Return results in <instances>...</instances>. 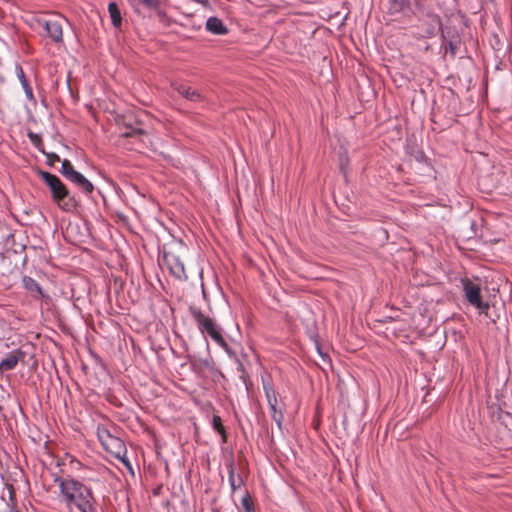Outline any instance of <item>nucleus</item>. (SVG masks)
Masks as SVG:
<instances>
[{
  "instance_id": "f257e3e1",
  "label": "nucleus",
  "mask_w": 512,
  "mask_h": 512,
  "mask_svg": "<svg viewBox=\"0 0 512 512\" xmlns=\"http://www.w3.org/2000/svg\"><path fill=\"white\" fill-rule=\"evenodd\" d=\"M60 489V502L68 512H97L92 489L81 481L66 477L56 478Z\"/></svg>"
},
{
  "instance_id": "f03ea898",
  "label": "nucleus",
  "mask_w": 512,
  "mask_h": 512,
  "mask_svg": "<svg viewBox=\"0 0 512 512\" xmlns=\"http://www.w3.org/2000/svg\"><path fill=\"white\" fill-rule=\"evenodd\" d=\"M40 177L49 187L53 201L64 211H71L76 206L74 197H72L64 185L56 175L40 171Z\"/></svg>"
},
{
  "instance_id": "7ed1b4c3",
  "label": "nucleus",
  "mask_w": 512,
  "mask_h": 512,
  "mask_svg": "<svg viewBox=\"0 0 512 512\" xmlns=\"http://www.w3.org/2000/svg\"><path fill=\"white\" fill-rule=\"evenodd\" d=\"M192 315L201 333L208 334L213 341H215L227 353H230L229 347L222 336L221 328L216 324V322L212 318L205 316L200 310H193Z\"/></svg>"
},
{
  "instance_id": "20e7f679",
  "label": "nucleus",
  "mask_w": 512,
  "mask_h": 512,
  "mask_svg": "<svg viewBox=\"0 0 512 512\" xmlns=\"http://www.w3.org/2000/svg\"><path fill=\"white\" fill-rule=\"evenodd\" d=\"M96 433L100 443L106 451L115 453L119 458L120 453L122 451L125 452L123 441L120 438L112 435L108 428L104 425H98Z\"/></svg>"
},
{
  "instance_id": "39448f33",
  "label": "nucleus",
  "mask_w": 512,
  "mask_h": 512,
  "mask_svg": "<svg viewBox=\"0 0 512 512\" xmlns=\"http://www.w3.org/2000/svg\"><path fill=\"white\" fill-rule=\"evenodd\" d=\"M462 285L467 301L481 313L487 314L489 303L482 301L480 287L469 279H463Z\"/></svg>"
},
{
  "instance_id": "423d86ee",
  "label": "nucleus",
  "mask_w": 512,
  "mask_h": 512,
  "mask_svg": "<svg viewBox=\"0 0 512 512\" xmlns=\"http://www.w3.org/2000/svg\"><path fill=\"white\" fill-rule=\"evenodd\" d=\"M163 263L170 274L179 281H186L188 276L185 271L184 263L180 257L170 251H163Z\"/></svg>"
},
{
  "instance_id": "0eeeda50",
  "label": "nucleus",
  "mask_w": 512,
  "mask_h": 512,
  "mask_svg": "<svg viewBox=\"0 0 512 512\" xmlns=\"http://www.w3.org/2000/svg\"><path fill=\"white\" fill-rule=\"evenodd\" d=\"M38 23L44 28L47 36L51 39L52 42L55 44H60L63 42V27L61 20H38Z\"/></svg>"
},
{
  "instance_id": "6e6552de",
  "label": "nucleus",
  "mask_w": 512,
  "mask_h": 512,
  "mask_svg": "<svg viewBox=\"0 0 512 512\" xmlns=\"http://www.w3.org/2000/svg\"><path fill=\"white\" fill-rule=\"evenodd\" d=\"M265 395L268 401L272 419L276 422L277 426L282 428L283 413L281 409L277 408V397L275 391L269 385L264 384Z\"/></svg>"
},
{
  "instance_id": "1a4fd4ad",
  "label": "nucleus",
  "mask_w": 512,
  "mask_h": 512,
  "mask_svg": "<svg viewBox=\"0 0 512 512\" xmlns=\"http://www.w3.org/2000/svg\"><path fill=\"white\" fill-rule=\"evenodd\" d=\"M22 284L34 299H41L46 297V294L43 292L39 283L32 277L24 276L22 278Z\"/></svg>"
},
{
  "instance_id": "9d476101",
  "label": "nucleus",
  "mask_w": 512,
  "mask_h": 512,
  "mask_svg": "<svg viewBox=\"0 0 512 512\" xmlns=\"http://www.w3.org/2000/svg\"><path fill=\"white\" fill-rule=\"evenodd\" d=\"M172 86L175 91H177L181 96H183L189 101L200 102L203 99L202 95L198 90L192 89L189 86L179 83H174Z\"/></svg>"
},
{
  "instance_id": "9b49d317",
  "label": "nucleus",
  "mask_w": 512,
  "mask_h": 512,
  "mask_svg": "<svg viewBox=\"0 0 512 512\" xmlns=\"http://www.w3.org/2000/svg\"><path fill=\"white\" fill-rule=\"evenodd\" d=\"M206 29L214 35H225L228 32L222 20L217 17H209L207 19Z\"/></svg>"
},
{
  "instance_id": "f8f14e48",
  "label": "nucleus",
  "mask_w": 512,
  "mask_h": 512,
  "mask_svg": "<svg viewBox=\"0 0 512 512\" xmlns=\"http://www.w3.org/2000/svg\"><path fill=\"white\" fill-rule=\"evenodd\" d=\"M70 181L86 194H90L94 190L93 184L80 172L74 175Z\"/></svg>"
},
{
  "instance_id": "ddd939ff",
  "label": "nucleus",
  "mask_w": 512,
  "mask_h": 512,
  "mask_svg": "<svg viewBox=\"0 0 512 512\" xmlns=\"http://www.w3.org/2000/svg\"><path fill=\"white\" fill-rule=\"evenodd\" d=\"M134 11L138 10L139 6H144L148 9L156 10L160 7V0H127Z\"/></svg>"
},
{
  "instance_id": "4468645a",
  "label": "nucleus",
  "mask_w": 512,
  "mask_h": 512,
  "mask_svg": "<svg viewBox=\"0 0 512 512\" xmlns=\"http://www.w3.org/2000/svg\"><path fill=\"white\" fill-rule=\"evenodd\" d=\"M19 362V356L17 353L12 352L7 357L3 358L0 362L1 371H9L16 367Z\"/></svg>"
},
{
  "instance_id": "2eb2a0df",
  "label": "nucleus",
  "mask_w": 512,
  "mask_h": 512,
  "mask_svg": "<svg viewBox=\"0 0 512 512\" xmlns=\"http://www.w3.org/2000/svg\"><path fill=\"white\" fill-rule=\"evenodd\" d=\"M108 12L111 18V22L115 28H119L122 24L121 12L115 2L108 4Z\"/></svg>"
},
{
  "instance_id": "dca6fc26",
  "label": "nucleus",
  "mask_w": 512,
  "mask_h": 512,
  "mask_svg": "<svg viewBox=\"0 0 512 512\" xmlns=\"http://www.w3.org/2000/svg\"><path fill=\"white\" fill-rule=\"evenodd\" d=\"M228 478H229V484L231 486L232 491H235L237 488H239L243 484V480L240 476L236 477L234 472L233 464L229 465V471H228Z\"/></svg>"
},
{
  "instance_id": "f3484780",
  "label": "nucleus",
  "mask_w": 512,
  "mask_h": 512,
  "mask_svg": "<svg viewBox=\"0 0 512 512\" xmlns=\"http://www.w3.org/2000/svg\"><path fill=\"white\" fill-rule=\"evenodd\" d=\"M61 173L65 178L71 180L74 177V175L78 173V171L74 169L73 165L69 160H64L61 166Z\"/></svg>"
},
{
  "instance_id": "a211bd4d",
  "label": "nucleus",
  "mask_w": 512,
  "mask_h": 512,
  "mask_svg": "<svg viewBox=\"0 0 512 512\" xmlns=\"http://www.w3.org/2000/svg\"><path fill=\"white\" fill-rule=\"evenodd\" d=\"M15 72H16L17 78L19 79L22 87L27 86L29 83L25 77L24 71L20 64L15 65Z\"/></svg>"
},
{
  "instance_id": "6ab92c4d",
  "label": "nucleus",
  "mask_w": 512,
  "mask_h": 512,
  "mask_svg": "<svg viewBox=\"0 0 512 512\" xmlns=\"http://www.w3.org/2000/svg\"><path fill=\"white\" fill-rule=\"evenodd\" d=\"M212 426L214 430H216L220 434H224V428L222 425V420L219 416L214 415L212 418Z\"/></svg>"
},
{
  "instance_id": "aec40b11",
  "label": "nucleus",
  "mask_w": 512,
  "mask_h": 512,
  "mask_svg": "<svg viewBox=\"0 0 512 512\" xmlns=\"http://www.w3.org/2000/svg\"><path fill=\"white\" fill-rule=\"evenodd\" d=\"M241 504L245 512H254L253 502L249 496H244L241 500Z\"/></svg>"
},
{
  "instance_id": "412c9836",
  "label": "nucleus",
  "mask_w": 512,
  "mask_h": 512,
  "mask_svg": "<svg viewBox=\"0 0 512 512\" xmlns=\"http://www.w3.org/2000/svg\"><path fill=\"white\" fill-rule=\"evenodd\" d=\"M41 152L46 155L47 161L50 165L54 164L55 162L60 161V158L56 153H45L43 150H41Z\"/></svg>"
},
{
  "instance_id": "4be33fe9",
  "label": "nucleus",
  "mask_w": 512,
  "mask_h": 512,
  "mask_svg": "<svg viewBox=\"0 0 512 512\" xmlns=\"http://www.w3.org/2000/svg\"><path fill=\"white\" fill-rule=\"evenodd\" d=\"M23 89L25 91L27 98L31 99L33 97V92L30 85L28 84L27 86H24Z\"/></svg>"
},
{
  "instance_id": "5701e85b",
  "label": "nucleus",
  "mask_w": 512,
  "mask_h": 512,
  "mask_svg": "<svg viewBox=\"0 0 512 512\" xmlns=\"http://www.w3.org/2000/svg\"><path fill=\"white\" fill-rule=\"evenodd\" d=\"M62 21L68 22V20L65 17H61Z\"/></svg>"
}]
</instances>
